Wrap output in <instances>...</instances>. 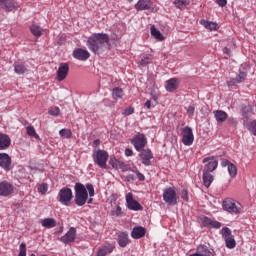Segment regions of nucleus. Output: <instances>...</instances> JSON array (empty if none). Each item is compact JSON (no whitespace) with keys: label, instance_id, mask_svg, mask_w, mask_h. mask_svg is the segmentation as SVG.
<instances>
[{"label":"nucleus","instance_id":"4be33fe9","mask_svg":"<svg viewBox=\"0 0 256 256\" xmlns=\"http://www.w3.org/2000/svg\"><path fill=\"white\" fill-rule=\"evenodd\" d=\"M145 233H147V229L142 226H136L131 232V237L132 239H141L142 237H145Z\"/></svg>","mask_w":256,"mask_h":256},{"label":"nucleus","instance_id":"69168bd1","mask_svg":"<svg viewBox=\"0 0 256 256\" xmlns=\"http://www.w3.org/2000/svg\"><path fill=\"white\" fill-rule=\"evenodd\" d=\"M210 227H213L214 229H219V227H221V225H211Z\"/></svg>","mask_w":256,"mask_h":256},{"label":"nucleus","instance_id":"0eeeda50","mask_svg":"<svg viewBox=\"0 0 256 256\" xmlns=\"http://www.w3.org/2000/svg\"><path fill=\"white\" fill-rule=\"evenodd\" d=\"M71 199H73V191L71 188L64 187L59 191L58 201L62 203V205H69Z\"/></svg>","mask_w":256,"mask_h":256},{"label":"nucleus","instance_id":"5fc2aeb1","mask_svg":"<svg viewBox=\"0 0 256 256\" xmlns=\"http://www.w3.org/2000/svg\"><path fill=\"white\" fill-rule=\"evenodd\" d=\"M231 164L232 163L227 159H222V161H221L222 167H229V165H231Z\"/></svg>","mask_w":256,"mask_h":256},{"label":"nucleus","instance_id":"c03bdc74","mask_svg":"<svg viewBox=\"0 0 256 256\" xmlns=\"http://www.w3.org/2000/svg\"><path fill=\"white\" fill-rule=\"evenodd\" d=\"M226 121L232 127H237V120L235 118L227 116Z\"/></svg>","mask_w":256,"mask_h":256},{"label":"nucleus","instance_id":"72a5a7b5","mask_svg":"<svg viewBox=\"0 0 256 256\" xmlns=\"http://www.w3.org/2000/svg\"><path fill=\"white\" fill-rule=\"evenodd\" d=\"M191 3L190 0H175L174 4L178 9H182V7H187Z\"/></svg>","mask_w":256,"mask_h":256},{"label":"nucleus","instance_id":"4c0bfd02","mask_svg":"<svg viewBox=\"0 0 256 256\" xmlns=\"http://www.w3.org/2000/svg\"><path fill=\"white\" fill-rule=\"evenodd\" d=\"M19 249L18 256H27V245L25 243H21Z\"/></svg>","mask_w":256,"mask_h":256},{"label":"nucleus","instance_id":"13d9d810","mask_svg":"<svg viewBox=\"0 0 256 256\" xmlns=\"http://www.w3.org/2000/svg\"><path fill=\"white\" fill-rule=\"evenodd\" d=\"M126 157H131L133 155V150L131 148H127L125 150Z\"/></svg>","mask_w":256,"mask_h":256},{"label":"nucleus","instance_id":"de8ad7c7","mask_svg":"<svg viewBox=\"0 0 256 256\" xmlns=\"http://www.w3.org/2000/svg\"><path fill=\"white\" fill-rule=\"evenodd\" d=\"M133 113H135V108L128 107L124 110L123 115L129 116V115H133Z\"/></svg>","mask_w":256,"mask_h":256},{"label":"nucleus","instance_id":"412c9836","mask_svg":"<svg viewBox=\"0 0 256 256\" xmlns=\"http://www.w3.org/2000/svg\"><path fill=\"white\" fill-rule=\"evenodd\" d=\"M214 114V119L216 120L218 125H223L225 121H227L228 114L227 112L223 110H216L213 112Z\"/></svg>","mask_w":256,"mask_h":256},{"label":"nucleus","instance_id":"20e7f679","mask_svg":"<svg viewBox=\"0 0 256 256\" xmlns=\"http://www.w3.org/2000/svg\"><path fill=\"white\" fill-rule=\"evenodd\" d=\"M93 161L101 167V169H107V161H109V153L105 150L98 149L96 154L93 156Z\"/></svg>","mask_w":256,"mask_h":256},{"label":"nucleus","instance_id":"bb28decb","mask_svg":"<svg viewBox=\"0 0 256 256\" xmlns=\"http://www.w3.org/2000/svg\"><path fill=\"white\" fill-rule=\"evenodd\" d=\"M198 223H200V225H221V223L211 220V218H208L207 216H201L198 219Z\"/></svg>","mask_w":256,"mask_h":256},{"label":"nucleus","instance_id":"4d7b16f0","mask_svg":"<svg viewBox=\"0 0 256 256\" xmlns=\"http://www.w3.org/2000/svg\"><path fill=\"white\" fill-rule=\"evenodd\" d=\"M188 115H193L195 113V106H189L187 109Z\"/></svg>","mask_w":256,"mask_h":256},{"label":"nucleus","instance_id":"774afa93","mask_svg":"<svg viewBox=\"0 0 256 256\" xmlns=\"http://www.w3.org/2000/svg\"><path fill=\"white\" fill-rule=\"evenodd\" d=\"M63 232V226H60V231L59 233H62Z\"/></svg>","mask_w":256,"mask_h":256},{"label":"nucleus","instance_id":"e2e57ef3","mask_svg":"<svg viewBox=\"0 0 256 256\" xmlns=\"http://www.w3.org/2000/svg\"><path fill=\"white\" fill-rule=\"evenodd\" d=\"M7 0H0V7L3 9Z\"/></svg>","mask_w":256,"mask_h":256},{"label":"nucleus","instance_id":"f03ea898","mask_svg":"<svg viewBox=\"0 0 256 256\" xmlns=\"http://www.w3.org/2000/svg\"><path fill=\"white\" fill-rule=\"evenodd\" d=\"M74 191V201L78 207H83V205L87 203L89 197H95V187H93V184L91 183L83 185L82 183L77 182L74 186Z\"/></svg>","mask_w":256,"mask_h":256},{"label":"nucleus","instance_id":"09e8293b","mask_svg":"<svg viewBox=\"0 0 256 256\" xmlns=\"http://www.w3.org/2000/svg\"><path fill=\"white\" fill-rule=\"evenodd\" d=\"M250 132L252 133V135H255L256 136V121H253L251 124H250Z\"/></svg>","mask_w":256,"mask_h":256},{"label":"nucleus","instance_id":"cd10ccee","mask_svg":"<svg viewBox=\"0 0 256 256\" xmlns=\"http://www.w3.org/2000/svg\"><path fill=\"white\" fill-rule=\"evenodd\" d=\"M151 31V35L154 39H157L158 41H163L165 39V37L163 36V34H161V31H159L155 25H152L150 28Z\"/></svg>","mask_w":256,"mask_h":256},{"label":"nucleus","instance_id":"0e129e2a","mask_svg":"<svg viewBox=\"0 0 256 256\" xmlns=\"http://www.w3.org/2000/svg\"><path fill=\"white\" fill-rule=\"evenodd\" d=\"M94 145H100L101 141L99 139H96L93 141Z\"/></svg>","mask_w":256,"mask_h":256},{"label":"nucleus","instance_id":"6e6552de","mask_svg":"<svg viewBox=\"0 0 256 256\" xmlns=\"http://www.w3.org/2000/svg\"><path fill=\"white\" fill-rule=\"evenodd\" d=\"M131 143L134 145L136 151H143L145 145H147V137H145V134H137L133 137Z\"/></svg>","mask_w":256,"mask_h":256},{"label":"nucleus","instance_id":"8fccbe9b","mask_svg":"<svg viewBox=\"0 0 256 256\" xmlns=\"http://www.w3.org/2000/svg\"><path fill=\"white\" fill-rule=\"evenodd\" d=\"M111 215H116L117 217H119V215H121V207L117 206L115 210L111 211Z\"/></svg>","mask_w":256,"mask_h":256},{"label":"nucleus","instance_id":"473e14b6","mask_svg":"<svg viewBox=\"0 0 256 256\" xmlns=\"http://www.w3.org/2000/svg\"><path fill=\"white\" fill-rule=\"evenodd\" d=\"M59 135H60V137H63L64 139H71V137L73 136V133H71V130L64 128L59 131Z\"/></svg>","mask_w":256,"mask_h":256},{"label":"nucleus","instance_id":"f257e3e1","mask_svg":"<svg viewBox=\"0 0 256 256\" xmlns=\"http://www.w3.org/2000/svg\"><path fill=\"white\" fill-rule=\"evenodd\" d=\"M109 46V35L98 33L90 36L87 40V47L95 53V55H101L107 51Z\"/></svg>","mask_w":256,"mask_h":256},{"label":"nucleus","instance_id":"603ef678","mask_svg":"<svg viewBox=\"0 0 256 256\" xmlns=\"http://www.w3.org/2000/svg\"><path fill=\"white\" fill-rule=\"evenodd\" d=\"M117 169H121V171H128L129 170V168H127V165H125V163H123L121 161L118 163V168Z\"/></svg>","mask_w":256,"mask_h":256},{"label":"nucleus","instance_id":"37998d69","mask_svg":"<svg viewBox=\"0 0 256 256\" xmlns=\"http://www.w3.org/2000/svg\"><path fill=\"white\" fill-rule=\"evenodd\" d=\"M149 63H151V58L149 56L142 58L140 61V65L142 67H147V65H149Z\"/></svg>","mask_w":256,"mask_h":256},{"label":"nucleus","instance_id":"c756f323","mask_svg":"<svg viewBox=\"0 0 256 256\" xmlns=\"http://www.w3.org/2000/svg\"><path fill=\"white\" fill-rule=\"evenodd\" d=\"M211 183H213V175H211V172H203V184L206 187H211Z\"/></svg>","mask_w":256,"mask_h":256},{"label":"nucleus","instance_id":"1a4fd4ad","mask_svg":"<svg viewBox=\"0 0 256 256\" xmlns=\"http://www.w3.org/2000/svg\"><path fill=\"white\" fill-rule=\"evenodd\" d=\"M193 141H195L193 129H191L189 126L184 127L182 129V143L186 146H190L193 145Z\"/></svg>","mask_w":256,"mask_h":256},{"label":"nucleus","instance_id":"680f3d73","mask_svg":"<svg viewBox=\"0 0 256 256\" xmlns=\"http://www.w3.org/2000/svg\"><path fill=\"white\" fill-rule=\"evenodd\" d=\"M145 107L147 109H151V100H148V101L145 102Z\"/></svg>","mask_w":256,"mask_h":256},{"label":"nucleus","instance_id":"e433bc0d","mask_svg":"<svg viewBox=\"0 0 256 256\" xmlns=\"http://www.w3.org/2000/svg\"><path fill=\"white\" fill-rule=\"evenodd\" d=\"M228 173L230 177H237V166H235L233 163L229 164Z\"/></svg>","mask_w":256,"mask_h":256},{"label":"nucleus","instance_id":"a211bd4d","mask_svg":"<svg viewBox=\"0 0 256 256\" xmlns=\"http://www.w3.org/2000/svg\"><path fill=\"white\" fill-rule=\"evenodd\" d=\"M140 159L146 167L151 165V159H153V153H151V150L149 149H144L140 150Z\"/></svg>","mask_w":256,"mask_h":256},{"label":"nucleus","instance_id":"aec40b11","mask_svg":"<svg viewBox=\"0 0 256 256\" xmlns=\"http://www.w3.org/2000/svg\"><path fill=\"white\" fill-rule=\"evenodd\" d=\"M152 5L153 3L151 2V0H139L135 5V9L137 11H145L153 9Z\"/></svg>","mask_w":256,"mask_h":256},{"label":"nucleus","instance_id":"423d86ee","mask_svg":"<svg viewBox=\"0 0 256 256\" xmlns=\"http://www.w3.org/2000/svg\"><path fill=\"white\" fill-rule=\"evenodd\" d=\"M163 201H165V203L170 206L177 205V192L175 191V188L168 187L164 190Z\"/></svg>","mask_w":256,"mask_h":256},{"label":"nucleus","instance_id":"f3484780","mask_svg":"<svg viewBox=\"0 0 256 256\" xmlns=\"http://www.w3.org/2000/svg\"><path fill=\"white\" fill-rule=\"evenodd\" d=\"M245 79H247V72L240 71L235 78H232L227 82V85L228 87H235V85H239V83H243Z\"/></svg>","mask_w":256,"mask_h":256},{"label":"nucleus","instance_id":"a19ab883","mask_svg":"<svg viewBox=\"0 0 256 256\" xmlns=\"http://www.w3.org/2000/svg\"><path fill=\"white\" fill-rule=\"evenodd\" d=\"M42 225H57V221L53 218H46L42 220Z\"/></svg>","mask_w":256,"mask_h":256},{"label":"nucleus","instance_id":"3c124183","mask_svg":"<svg viewBox=\"0 0 256 256\" xmlns=\"http://www.w3.org/2000/svg\"><path fill=\"white\" fill-rule=\"evenodd\" d=\"M133 172L137 175L139 181H143L145 179V175H143L139 170L135 169Z\"/></svg>","mask_w":256,"mask_h":256},{"label":"nucleus","instance_id":"6ab92c4d","mask_svg":"<svg viewBox=\"0 0 256 256\" xmlns=\"http://www.w3.org/2000/svg\"><path fill=\"white\" fill-rule=\"evenodd\" d=\"M117 242L119 247H122V248L127 247L128 243H131V240H129V233L120 232L118 234Z\"/></svg>","mask_w":256,"mask_h":256},{"label":"nucleus","instance_id":"c85d7f7f","mask_svg":"<svg viewBox=\"0 0 256 256\" xmlns=\"http://www.w3.org/2000/svg\"><path fill=\"white\" fill-rule=\"evenodd\" d=\"M3 9L8 12L15 11V9H17V2H15V0H6Z\"/></svg>","mask_w":256,"mask_h":256},{"label":"nucleus","instance_id":"dca6fc26","mask_svg":"<svg viewBox=\"0 0 256 256\" xmlns=\"http://www.w3.org/2000/svg\"><path fill=\"white\" fill-rule=\"evenodd\" d=\"M0 167L4 171H11V156L7 153H0Z\"/></svg>","mask_w":256,"mask_h":256},{"label":"nucleus","instance_id":"58836bf2","mask_svg":"<svg viewBox=\"0 0 256 256\" xmlns=\"http://www.w3.org/2000/svg\"><path fill=\"white\" fill-rule=\"evenodd\" d=\"M119 162L120 161L117 160V158H115V156H110L109 163L113 167V169H118Z\"/></svg>","mask_w":256,"mask_h":256},{"label":"nucleus","instance_id":"a18cd8bd","mask_svg":"<svg viewBox=\"0 0 256 256\" xmlns=\"http://www.w3.org/2000/svg\"><path fill=\"white\" fill-rule=\"evenodd\" d=\"M60 109L59 107H55V108H51L48 113L49 115H52L54 117H57V115H59Z\"/></svg>","mask_w":256,"mask_h":256},{"label":"nucleus","instance_id":"7c9ffc66","mask_svg":"<svg viewBox=\"0 0 256 256\" xmlns=\"http://www.w3.org/2000/svg\"><path fill=\"white\" fill-rule=\"evenodd\" d=\"M30 31L34 37H41V27L37 24L30 26Z\"/></svg>","mask_w":256,"mask_h":256},{"label":"nucleus","instance_id":"393cba45","mask_svg":"<svg viewBox=\"0 0 256 256\" xmlns=\"http://www.w3.org/2000/svg\"><path fill=\"white\" fill-rule=\"evenodd\" d=\"M165 87H166V90L169 92L175 91V89L179 87V79L172 78L170 80H167Z\"/></svg>","mask_w":256,"mask_h":256},{"label":"nucleus","instance_id":"49530a36","mask_svg":"<svg viewBox=\"0 0 256 256\" xmlns=\"http://www.w3.org/2000/svg\"><path fill=\"white\" fill-rule=\"evenodd\" d=\"M202 255L203 256H214L213 255V250H209V249H207V247H202Z\"/></svg>","mask_w":256,"mask_h":256},{"label":"nucleus","instance_id":"c9c22d12","mask_svg":"<svg viewBox=\"0 0 256 256\" xmlns=\"http://www.w3.org/2000/svg\"><path fill=\"white\" fill-rule=\"evenodd\" d=\"M26 132H27V135H29V137H34V139H39V135L37 134L33 126H28L26 128Z\"/></svg>","mask_w":256,"mask_h":256},{"label":"nucleus","instance_id":"5701e85b","mask_svg":"<svg viewBox=\"0 0 256 256\" xmlns=\"http://www.w3.org/2000/svg\"><path fill=\"white\" fill-rule=\"evenodd\" d=\"M115 246L113 244H106L98 248L97 256H107L109 253H113Z\"/></svg>","mask_w":256,"mask_h":256},{"label":"nucleus","instance_id":"f704fd0d","mask_svg":"<svg viewBox=\"0 0 256 256\" xmlns=\"http://www.w3.org/2000/svg\"><path fill=\"white\" fill-rule=\"evenodd\" d=\"M112 97H113V99H121V97H123V89L114 88L112 90Z\"/></svg>","mask_w":256,"mask_h":256},{"label":"nucleus","instance_id":"ddd939ff","mask_svg":"<svg viewBox=\"0 0 256 256\" xmlns=\"http://www.w3.org/2000/svg\"><path fill=\"white\" fill-rule=\"evenodd\" d=\"M69 75V64L61 63L57 70V81H65Z\"/></svg>","mask_w":256,"mask_h":256},{"label":"nucleus","instance_id":"bf43d9fd","mask_svg":"<svg viewBox=\"0 0 256 256\" xmlns=\"http://www.w3.org/2000/svg\"><path fill=\"white\" fill-rule=\"evenodd\" d=\"M126 181H135V175L129 174L128 176H126Z\"/></svg>","mask_w":256,"mask_h":256},{"label":"nucleus","instance_id":"2f4dec72","mask_svg":"<svg viewBox=\"0 0 256 256\" xmlns=\"http://www.w3.org/2000/svg\"><path fill=\"white\" fill-rule=\"evenodd\" d=\"M14 71H15V73H17V75H23V73H25V71H27V68L23 64H15Z\"/></svg>","mask_w":256,"mask_h":256},{"label":"nucleus","instance_id":"4468645a","mask_svg":"<svg viewBox=\"0 0 256 256\" xmlns=\"http://www.w3.org/2000/svg\"><path fill=\"white\" fill-rule=\"evenodd\" d=\"M13 193V184L3 181L0 183V197H9Z\"/></svg>","mask_w":256,"mask_h":256},{"label":"nucleus","instance_id":"f8f14e48","mask_svg":"<svg viewBox=\"0 0 256 256\" xmlns=\"http://www.w3.org/2000/svg\"><path fill=\"white\" fill-rule=\"evenodd\" d=\"M75 237H77V229L71 227L69 231L60 238V241L65 245H71V243L75 242Z\"/></svg>","mask_w":256,"mask_h":256},{"label":"nucleus","instance_id":"338daca9","mask_svg":"<svg viewBox=\"0 0 256 256\" xmlns=\"http://www.w3.org/2000/svg\"><path fill=\"white\" fill-rule=\"evenodd\" d=\"M88 204L93 203V198H90L88 201H86Z\"/></svg>","mask_w":256,"mask_h":256},{"label":"nucleus","instance_id":"7ed1b4c3","mask_svg":"<svg viewBox=\"0 0 256 256\" xmlns=\"http://www.w3.org/2000/svg\"><path fill=\"white\" fill-rule=\"evenodd\" d=\"M222 207L224 211H227V213H231L232 215H239V213H241V203L233 198H226L222 203Z\"/></svg>","mask_w":256,"mask_h":256},{"label":"nucleus","instance_id":"a878e982","mask_svg":"<svg viewBox=\"0 0 256 256\" xmlns=\"http://www.w3.org/2000/svg\"><path fill=\"white\" fill-rule=\"evenodd\" d=\"M201 25H203L209 31H217L219 29V25L215 22H209L207 20H200Z\"/></svg>","mask_w":256,"mask_h":256},{"label":"nucleus","instance_id":"864d4df0","mask_svg":"<svg viewBox=\"0 0 256 256\" xmlns=\"http://www.w3.org/2000/svg\"><path fill=\"white\" fill-rule=\"evenodd\" d=\"M181 199H184V201H189V195L187 193V190H182Z\"/></svg>","mask_w":256,"mask_h":256},{"label":"nucleus","instance_id":"ea45409f","mask_svg":"<svg viewBox=\"0 0 256 256\" xmlns=\"http://www.w3.org/2000/svg\"><path fill=\"white\" fill-rule=\"evenodd\" d=\"M48 185L46 183L40 184L38 186V192L41 193V195H45L47 193Z\"/></svg>","mask_w":256,"mask_h":256},{"label":"nucleus","instance_id":"b1692460","mask_svg":"<svg viewBox=\"0 0 256 256\" xmlns=\"http://www.w3.org/2000/svg\"><path fill=\"white\" fill-rule=\"evenodd\" d=\"M11 147V138L7 134H0V150L9 149Z\"/></svg>","mask_w":256,"mask_h":256},{"label":"nucleus","instance_id":"052dcab7","mask_svg":"<svg viewBox=\"0 0 256 256\" xmlns=\"http://www.w3.org/2000/svg\"><path fill=\"white\" fill-rule=\"evenodd\" d=\"M223 53H225V55L231 56V50L227 47L223 49Z\"/></svg>","mask_w":256,"mask_h":256},{"label":"nucleus","instance_id":"6e6d98bb","mask_svg":"<svg viewBox=\"0 0 256 256\" xmlns=\"http://www.w3.org/2000/svg\"><path fill=\"white\" fill-rule=\"evenodd\" d=\"M216 3L219 7H225V5H227V0H216Z\"/></svg>","mask_w":256,"mask_h":256},{"label":"nucleus","instance_id":"79ce46f5","mask_svg":"<svg viewBox=\"0 0 256 256\" xmlns=\"http://www.w3.org/2000/svg\"><path fill=\"white\" fill-rule=\"evenodd\" d=\"M242 115H243V117H245L247 119L249 117V115H251V107L245 106L242 109Z\"/></svg>","mask_w":256,"mask_h":256},{"label":"nucleus","instance_id":"9b49d317","mask_svg":"<svg viewBox=\"0 0 256 256\" xmlns=\"http://www.w3.org/2000/svg\"><path fill=\"white\" fill-rule=\"evenodd\" d=\"M203 163H205L203 172L205 173H213L215 169H217V165L219 162L215 160L214 157H206L203 159Z\"/></svg>","mask_w":256,"mask_h":256},{"label":"nucleus","instance_id":"9d476101","mask_svg":"<svg viewBox=\"0 0 256 256\" xmlns=\"http://www.w3.org/2000/svg\"><path fill=\"white\" fill-rule=\"evenodd\" d=\"M126 203L130 211H143V206L137 200L133 199V193L126 194Z\"/></svg>","mask_w":256,"mask_h":256},{"label":"nucleus","instance_id":"39448f33","mask_svg":"<svg viewBox=\"0 0 256 256\" xmlns=\"http://www.w3.org/2000/svg\"><path fill=\"white\" fill-rule=\"evenodd\" d=\"M221 233L227 249H235V247H237V242L235 241V236H233L231 229L223 227Z\"/></svg>","mask_w":256,"mask_h":256},{"label":"nucleus","instance_id":"2eb2a0df","mask_svg":"<svg viewBox=\"0 0 256 256\" xmlns=\"http://www.w3.org/2000/svg\"><path fill=\"white\" fill-rule=\"evenodd\" d=\"M74 59H78V61H87L91 57L89 51L83 48H77L73 52Z\"/></svg>","mask_w":256,"mask_h":256}]
</instances>
